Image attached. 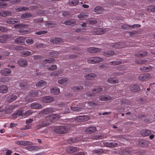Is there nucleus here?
<instances>
[{
  "label": "nucleus",
  "instance_id": "47",
  "mask_svg": "<svg viewBox=\"0 0 155 155\" xmlns=\"http://www.w3.org/2000/svg\"><path fill=\"white\" fill-rule=\"evenodd\" d=\"M97 21L95 19H91L89 21L88 23L90 24H94L97 23Z\"/></svg>",
  "mask_w": 155,
  "mask_h": 155
},
{
  "label": "nucleus",
  "instance_id": "59",
  "mask_svg": "<svg viewBox=\"0 0 155 155\" xmlns=\"http://www.w3.org/2000/svg\"><path fill=\"white\" fill-rule=\"evenodd\" d=\"M33 121V120L32 119H29L27 120L26 121V123L27 124L29 125Z\"/></svg>",
  "mask_w": 155,
  "mask_h": 155
},
{
  "label": "nucleus",
  "instance_id": "54",
  "mask_svg": "<svg viewBox=\"0 0 155 155\" xmlns=\"http://www.w3.org/2000/svg\"><path fill=\"white\" fill-rule=\"evenodd\" d=\"M147 61V60L146 59L139 60L138 63L140 64H143L146 63Z\"/></svg>",
  "mask_w": 155,
  "mask_h": 155
},
{
  "label": "nucleus",
  "instance_id": "63",
  "mask_svg": "<svg viewBox=\"0 0 155 155\" xmlns=\"http://www.w3.org/2000/svg\"><path fill=\"white\" fill-rule=\"evenodd\" d=\"M116 4L115 3H113L111 2H110L108 4H107V5L109 7H110V6H112V5H115Z\"/></svg>",
  "mask_w": 155,
  "mask_h": 155
},
{
  "label": "nucleus",
  "instance_id": "39",
  "mask_svg": "<svg viewBox=\"0 0 155 155\" xmlns=\"http://www.w3.org/2000/svg\"><path fill=\"white\" fill-rule=\"evenodd\" d=\"M1 13V15L3 16L9 15L11 14L10 12L8 11H2Z\"/></svg>",
  "mask_w": 155,
  "mask_h": 155
},
{
  "label": "nucleus",
  "instance_id": "18",
  "mask_svg": "<svg viewBox=\"0 0 155 155\" xmlns=\"http://www.w3.org/2000/svg\"><path fill=\"white\" fill-rule=\"evenodd\" d=\"M59 115L57 114H52L49 115V118L51 121L57 120L59 119Z\"/></svg>",
  "mask_w": 155,
  "mask_h": 155
},
{
  "label": "nucleus",
  "instance_id": "48",
  "mask_svg": "<svg viewBox=\"0 0 155 155\" xmlns=\"http://www.w3.org/2000/svg\"><path fill=\"white\" fill-rule=\"evenodd\" d=\"M15 28H19L21 27H25V25L24 24L16 25L14 26Z\"/></svg>",
  "mask_w": 155,
  "mask_h": 155
},
{
  "label": "nucleus",
  "instance_id": "56",
  "mask_svg": "<svg viewBox=\"0 0 155 155\" xmlns=\"http://www.w3.org/2000/svg\"><path fill=\"white\" fill-rule=\"evenodd\" d=\"M109 145H107L109 147H112L113 146H115L117 145V143H109Z\"/></svg>",
  "mask_w": 155,
  "mask_h": 155
},
{
  "label": "nucleus",
  "instance_id": "22",
  "mask_svg": "<svg viewBox=\"0 0 155 155\" xmlns=\"http://www.w3.org/2000/svg\"><path fill=\"white\" fill-rule=\"evenodd\" d=\"M78 18L81 20L86 19L88 17L87 13H83L78 15Z\"/></svg>",
  "mask_w": 155,
  "mask_h": 155
},
{
  "label": "nucleus",
  "instance_id": "42",
  "mask_svg": "<svg viewBox=\"0 0 155 155\" xmlns=\"http://www.w3.org/2000/svg\"><path fill=\"white\" fill-rule=\"evenodd\" d=\"M30 16L31 15L29 13H26L22 15L21 16V18L24 19L27 18H29Z\"/></svg>",
  "mask_w": 155,
  "mask_h": 155
},
{
  "label": "nucleus",
  "instance_id": "1",
  "mask_svg": "<svg viewBox=\"0 0 155 155\" xmlns=\"http://www.w3.org/2000/svg\"><path fill=\"white\" fill-rule=\"evenodd\" d=\"M102 91V88L100 87H97L95 89H94L92 91V94H84V97L86 98L89 99L90 97L94 95V93H98Z\"/></svg>",
  "mask_w": 155,
  "mask_h": 155
},
{
  "label": "nucleus",
  "instance_id": "23",
  "mask_svg": "<svg viewBox=\"0 0 155 155\" xmlns=\"http://www.w3.org/2000/svg\"><path fill=\"white\" fill-rule=\"evenodd\" d=\"M115 54V52L113 51H109L104 52L103 55L104 56L109 57Z\"/></svg>",
  "mask_w": 155,
  "mask_h": 155
},
{
  "label": "nucleus",
  "instance_id": "25",
  "mask_svg": "<svg viewBox=\"0 0 155 155\" xmlns=\"http://www.w3.org/2000/svg\"><path fill=\"white\" fill-rule=\"evenodd\" d=\"M96 76L95 74H90L86 75L84 76L85 78L87 79H92L94 78Z\"/></svg>",
  "mask_w": 155,
  "mask_h": 155
},
{
  "label": "nucleus",
  "instance_id": "20",
  "mask_svg": "<svg viewBox=\"0 0 155 155\" xmlns=\"http://www.w3.org/2000/svg\"><path fill=\"white\" fill-rule=\"evenodd\" d=\"M17 98V96L14 94H12L9 96L7 99L8 102H11L16 100Z\"/></svg>",
  "mask_w": 155,
  "mask_h": 155
},
{
  "label": "nucleus",
  "instance_id": "60",
  "mask_svg": "<svg viewBox=\"0 0 155 155\" xmlns=\"http://www.w3.org/2000/svg\"><path fill=\"white\" fill-rule=\"evenodd\" d=\"M5 6L6 4L5 2L0 3V7L3 8Z\"/></svg>",
  "mask_w": 155,
  "mask_h": 155
},
{
  "label": "nucleus",
  "instance_id": "31",
  "mask_svg": "<svg viewBox=\"0 0 155 155\" xmlns=\"http://www.w3.org/2000/svg\"><path fill=\"white\" fill-rule=\"evenodd\" d=\"M152 68L150 66L148 67H144L142 68H140V69L143 71H144L147 72L150 71L152 69Z\"/></svg>",
  "mask_w": 155,
  "mask_h": 155
},
{
  "label": "nucleus",
  "instance_id": "7",
  "mask_svg": "<svg viewBox=\"0 0 155 155\" xmlns=\"http://www.w3.org/2000/svg\"><path fill=\"white\" fill-rule=\"evenodd\" d=\"M107 30L105 29H102L100 28H98L94 30L95 34L96 35H101L107 31Z\"/></svg>",
  "mask_w": 155,
  "mask_h": 155
},
{
  "label": "nucleus",
  "instance_id": "41",
  "mask_svg": "<svg viewBox=\"0 0 155 155\" xmlns=\"http://www.w3.org/2000/svg\"><path fill=\"white\" fill-rule=\"evenodd\" d=\"M54 61V60L52 58H50L48 59H46L44 60V61L46 63H51L52 62Z\"/></svg>",
  "mask_w": 155,
  "mask_h": 155
},
{
  "label": "nucleus",
  "instance_id": "33",
  "mask_svg": "<svg viewBox=\"0 0 155 155\" xmlns=\"http://www.w3.org/2000/svg\"><path fill=\"white\" fill-rule=\"evenodd\" d=\"M17 12H19L22 11H26L29 9L28 8L24 7H23L16 8H15Z\"/></svg>",
  "mask_w": 155,
  "mask_h": 155
},
{
  "label": "nucleus",
  "instance_id": "11",
  "mask_svg": "<svg viewBox=\"0 0 155 155\" xmlns=\"http://www.w3.org/2000/svg\"><path fill=\"white\" fill-rule=\"evenodd\" d=\"M54 98L52 97L47 96L43 98L42 101L45 103L51 102L53 101Z\"/></svg>",
  "mask_w": 155,
  "mask_h": 155
},
{
  "label": "nucleus",
  "instance_id": "37",
  "mask_svg": "<svg viewBox=\"0 0 155 155\" xmlns=\"http://www.w3.org/2000/svg\"><path fill=\"white\" fill-rule=\"evenodd\" d=\"M16 87L18 89H23L25 87L24 84L18 83L16 84Z\"/></svg>",
  "mask_w": 155,
  "mask_h": 155
},
{
  "label": "nucleus",
  "instance_id": "2",
  "mask_svg": "<svg viewBox=\"0 0 155 155\" xmlns=\"http://www.w3.org/2000/svg\"><path fill=\"white\" fill-rule=\"evenodd\" d=\"M103 60V59L102 58L95 57L89 58L87 61L89 63L94 64L98 63Z\"/></svg>",
  "mask_w": 155,
  "mask_h": 155
},
{
  "label": "nucleus",
  "instance_id": "51",
  "mask_svg": "<svg viewBox=\"0 0 155 155\" xmlns=\"http://www.w3.org/2000/svg\"><path fill=\"white\" fill-rule=\"evenodd\" d=\"M47 33V31H39L35 32V34L38 35H41L43 34H45Z\"/></svg>",
  "mask_w": 155,
  "mask_h": 155
},
{
  "label": "nucleus",
  "instance_id": "30",
  "mask_svg": "<svg viewBox=\"0 0 155 155\" xmlns=\"http://www.w3.org/2000/svg\"><path fill=\"white\" fill-rule=\"evenodd\" d=\"M23 112L21 110H19L17 112H15L13 114V117L15 118H17L18 116H22Z\"/></svg>",
  "mask_w": 155,
  "mask_h": 155
},
{
  "label": "nucleus",
  "instance_id": "14",
  "mask_svg": "<svg viewBox=\"0 0 155 155\" xmlns=\"http://www.w3.org/2000/svg\"><path fill=\"white\" fill-rule=\"evenodd\" d=\"M78 149L76 147H68L66 150V151L68 153H71L78 150Z\"/></svg>",
  "mask_w": 155,
  "mask_h": 155
},
{
  "label": "nucleus",
  "instance_id": "21",
  "mask_svg": "<svg viewBox=\"0 0 155 155\" xmlns=\"http://www.w3.org/2000/svg\"><path fill=\"white\" fill-rule=\"evenodd\" d=\"M68 79L66 78H62L59 80L58 82L60 84H62L63 85H65L68 83Z\"/></svg>",
  "mask_w": 155,
  "mask_h": 155
},
{
  "label": "nucleus",
  "instance_id": "29",
  "mask_svg": "<svg viewBox=\"0 0 155 155\" xmlns=\"http://www.w3.org/2000/svg\"><path fill=\"white\" fill-rule=\"evenodd\" d=\"M47 68L48 70L51 71L56 69L57 68V67L56 65L53 64L48 66Z\"/></svg>",
  "mask_w": 155,
  "mask_h": 155
},
{
  "label": "nucleus",
  "instance_id": "53",
  "mask_svg": "<svg viewBox=\"0 0 155 155\" xmlns=\"http://www.w3.org/2000/svg\"><path fill=\"white\" fill-rule=\"evenodd\" d=\"M78 118L79 119L81 120H87L89 119L88 117H87L81 116L79 117Z\"/></svg>",
  "mask_w": 155,
  "mask_h": 155
},
{
  "label": "nucleus",
  "instance_id": "28",
  "mask_svg": "<svg viewBox=\"0 0 155 155\" xmlns=\"http://www.w3.org/2000/svg\"><path fill=\"white\" fill-rule=\"evenodd\" d=\"M50 75L53 77H57L61 76V74H60V71H54L53 72L50 74Z\"/></svg>",
  "mask_w": 155,
  "mask_h": 155
},
{
  "label": "nucleus",
  "instance_id": "26",
  "mask_svg": "<svg viewBox=\"0 0 155 155\" xmlns=\"http://www.w3.org/2000/svg\"><path fill=\"white\" fill-rule=\"evenodd\" d=\"M79 3L78 0H69V4L71 5H76Z\"/></svg>",
  "mask_w": 155,
  "mask_h": 155
},
{
  "label": "nucleus",
  "instance_id": "24",
  "mask_svg": "<svg viewBox=\"0 0 155 155\" xmlns=\"http://www.w3.org/2000/svg\"><path fill=\"white\" fill-rule=\"evenodd\" d=\"M8 90V87L6 86L2 85L0 87V92L1 93H5Z\"/></svg>",
  "mask_w": 155,
  "mask_h": 155
},
{
  "label": "nucleus",
  "instance_id": "17",
  "mask_svg": "<svg viewBox=\"0 0 155 155\" xmlns=\"http://www.w3.org/2000/svg\"><path fill=\"white\" fill-rule=\"evenodd\" d=\"M13 109V107L12 106H8L6 107L4 110L6 114H8L12 112Z\"/></svg>",
  "mask_w": 155,
  "mask_h": 155
},
{
  "label": "nucleus",
  "instance_id": "16",
  "mask_svg": "<svg viewBox=\"0 0 155 155\" xmlns=\"http://www.w3.org/2000/svg\"><path fill=\"white\" fill-rule=\"evenodd\" d=\"M51 93L54 95L58 94L60 92L59 89L56 87L52 88L51 89Z\"/></svg>",
  "mask_w": 155,
  "mask_h": 155
},
{
  "label": "nucleus",
  "instance_id": "44",
  "mask_svg": "<svg viewBox=\"0 0 155 155\" xmlns=\"http://www.w3.org/2000/svg\"><path fill=\"white\" fill-rule=\"evenodd\" d=\"M107 81L109 83L114 84L116 82L117 80L113 78H110L107 80Z\"/></svg>",
  "mask_w": 155,
  "mask_h": 155
},
{
  "label": "nucleus",
  "instance_id": "4",
  "mask_svg": "<svg viewBox=\"0 0 155 155\" xmlns=\"http://www.w3.org/2000/svg\"><path fill=\"white\" fill-rule=\"evenodd\" d=\"M152 78L151 76L148 74H141L138 77L139 79L142 81H145L149 80Z\"/></svg>",
  "mask_w": 155,
  "mask_h": 155
},
{
  "label": "nucleus",
  "instance_id": "10",
  "mask_svg": "<svg viewBox=\"0 0 155 155\" xmlns=\"http://www.w3.org/2000/svg\"><path fill=\"white\" fill-rule=\"evenodd\" d=\"M104 10V8L101 6H97L94 9V11L96 14H101Z\"/></svg>",
  "mask_w": 155,
  "mask_h": 155
},
{
  "label": "nucleus",
  "instance_id": "45",
  "mask_svg": "<svg viewBox=\"0 0 155 155\" xmlns=\"http://www.w3.org/2000/svg\"><path fill=\"white\" fill-rule=\"evenodd\" d=\"M151 134L150 131L149 130H145L144 131V134L143 135L145 136H147Z\"/></svg>",
  "mask_w": 155,
  "mask_h": 155
},
{
  "label": "nucleus",
  "instance_id": "6",
  "mask_svg": "<svg viewBox=\"0 0 155 155\" xmlns=\"http://www.w3.org/2000/svg\"><path fill=\"white\" fill-rule=\"evenodd\" d=\"M141 26L140 24H135L132 25V26H130L128 25H122L121 27V28L124 30H127L130 27L132 28H139Z\"/></svg>",
  "mask_w": 155,
  "mask_h": 155
},
{
  "label": "nucleus",
  "instance_id": "35",
  "mask_svg": "<svg viewBox=\"0 0 155 155\" xmlns=\"http://www.w3.org/2000/svg\"><path fill=\"white\" fill-rule=\"evenodd\" d=\"M16 143L18 145H25L30 144V143L28 142L25 141V142H23L21 141H17L16 142Z\"/></svg>",
  "mask_w": 155,
  "mask_h": 155
},
{
  "label": "nucleus",
  "instance_id": "19",
  "mask_svg": "<svg viewBox=\"0 0 155 155\" xmlns=\"http://www.w3.org/2000/svg\"><path fill=\"white\" fill-rule=\"evenodd\" d=\"M111 99V97L107 95H102L99 97V100L102 101H106Z\"/></svg>",
  "mask_w": 155,
  "mask_h": 155
},
{
  "label": "nucleus",
  "instance_id": "61",
  "mask_svg": "<svg viewBox=\"0 0 155 155\" xmlns=\"http://www.w3.org/2000/svg\"><path fill=\"white\" fill-rule=\"evenodd\" d=\"M7 30L5 28L3 27H0V31L4 32L7 31Z\"/></svg>",
  "mask_w": 155,
  "mask_h": 155
},
{
  "label": "nucleus",
  "instance_id": "40",
  "mask_svg": "<svg viewBox=\"0 0 155 155\" xmlns=\"http://www.w3.org/2000/svg\"><path fill=\"white\" fill-rule=\"evenodd\" d=\"M29 95L32 97H36L38 95V92L35 91H32L31 93H29Z\"/></svg>",
  "mask_w": 155,
  "mask_h": 155
},
{
  "label": "nucleus",
  "instance_id": "8",
  "mask_svg": "<svg viewBox=\"0 0 155 155\" xmlns=\"http://www.w3.org/2000/svg\"><path fill=\"white\" fill-rule=\"evenodd\" d=\"M46 85V83L44 81L41 80L38 82L36 85L38 88H41V89L44 88Z\"/></svg>",
  "mask_w": 155,
  "mask_h": 155
},
{
  "label": "nucleus",
  "instance_id": "3",
  "mask_svg": "<svg viewBox=\"0 0 155 155\" xmlns=\"http://www.w3.org/2000/svg\"><path fill=\"white\" fill-rule=\"evenodd\" d=\"M68 130L66 127L63 126H60L56 127L54 129V131L59 134H64Z\"/></svg>",
  "mask_w": 155,
  "mask_h": 155
},
{
  "label": "nucleus",
  "instance_id": "9",
  "mask_svg": "<svg viewBox=\"0 0 155 155\" xmlns=\"http://www.w3.org/2000/svg\"><path fill=\"white\" fill-rule=\"evenodd\" d=\"M130 90L131 91L133 92L137 91L140 90V87L137 84L132 85L130 86Z\"/></svg>",
  "mask_w": 155,
  "mask_h": 155
},
{
  "label": "nucleus",
  "instance_id": "49",
  "mask_svg": "<svg viewBox=\"0 0 155 155\" xmlns=\"http://www.w3.org/2000/svg\"><path fill=\"white\" fill-rule=\"evenodd\" d=\"M88 104L90 106L92 107H95L96 105H97V104L92 101L90 102Z\"/></svg>",
  "mask_w": 155,
  "mask_h": 155
},
{
  "label": "nucleus",
  "instance_id": "5",
  "mask_svg": "<svg viewBox=\"0 0 155 155\" xmlns=\"http://www.w3.org/2000/svg\"><path fill=\"white\" fill-rule=\"evenodd\" d=\"M0 73L2 75L8 76L11 74V71L8 68H5L1 70Z\"/></svg>",
  "mask_w": 155,
  "mask_h": 155
},
{
  "label": "nucleus",
  "instance_id": "52",
  "mask_svg": "<svg viewBox=\"0 0 155 155\" xmlns=\"http://www.w3.org/2000/svg\"><path fill=\"white\" fill-rule=\"evenodd\" d=\"M31 54V53L28 51H24L23 52V54L24 56H26L29 55Z\"/></svg>",
  "mask_w": 155,
  "mask_h": 155
},
{
  "label": "nucleus",
  "instance_id": "58",
  "mask_svg": "<svg viewBox=\"0 0 155 155\" xmlns=\"http://www.w3.org/2000/svg\"><path fill=\"white\" fill-rule=\"evenodd\" d=\"M12 153V151L9 150H8L6 151V155H11Z\"/></svg>",
  "mask_w": 155,
  "mask_h": 155
},
{
  "label": "nucleus",
  "instance_id": "38",
  "mask_svg": "<svg viewBox=\"0 0 155 155\" xmlns=\"http://www.w3.org/2000/svg\"><path fill=\"white\" fill-rule=\"evenodd\" d=\"M121 63V61H116L109 62V64L110 65H116L120 64Z\"/></svg>",
  "mask_w": 155,
  "mask_h": 155
},
{
  "label": "nucleus",
  "instance_id": "64",
  "mask_svg": "<svg viewBox=\"0 0 155 155\" xmlns=\"http://www.w3.org/2000/svg\"><path fill=\"white\" fill-rule=\"evenodd\" d=\"M83 31H82V29L81 28H78L75 31L76 32H83Z\"/></svg>",
  "mask_w": 155,
  "mask_h": 155
},
{
  "label": "nucleus",
  "instance_id": "55",
  "mask_svg": "<svg viewBox=\"0 0 155 155\" xmlns=\"http://www.w3.org/2000/svg\"><path fill=\"white\" fill-rule=\"evenodd\" d=\"M33 39H27L26 41V43L28 45H30L33 43Z\"/></svg>",
  "mask_w": 155,
  "mask_h": 155
},
{
  "label": "nucleus",
  "instance_id": "12",
  "mask_svg": "<svg viewBox=\"0 0 155 155\" xmlns=\"http://www.w3.org/2000/svg\"><path fill=\"white\" fill-rule=\"evenodd\" d=\"M31 107L32 109H40L42 107V106L39 104L34 103L31 104Z\"/></svg>",
  "mask_w": 155,
  "mask_h": 155
},
{
  "label": "nucleus",
  "instance_id": "43",
  "mask_svg": "<svg viewBox=\"0 0 155 155\" xmlns=\"http://www.w3.org/2000/svg\"><path fill=\"white\" fill-rule=\"evenodd\" d=\"M24 39H15V43L19 44H23L24 43Z\"/></svg>",
  "mask_w": 155,
  "mask_h": 155
},
{
  "label": "nucleus",
  "instance_id": "36",
  "mask_svg": "<svg viewBox=\"0 0 155 155\" xmlns=\"http://www.w3.org/2000/svg\"><path fill=\"white\" fill-rule=\"evenodd\" d=\"M147 10L149 12H155V6L152 5L148 6L147 8Z\"/></svg>",
  "mask_w": 155,
  "mask_h": 155
},
{
  "label": "nucleus",
  "instance_id": "32",
  "mask_svg": "<svg viewBox=\"0 0 155 155\" xmlns=\"http://www.w3.org/2000/svg\"><path fill=\"white\" fill-rule=\"evenodd\" d=\"M6 22L9 24H15V23L19 22V21H18L17 19L16 20H15V19H9L7 20Z\"/></svg>",
  "mask_w": 155,
  "mask_h": 155
},
{
  "label": "nucleus",
  "instance_id": "46",
  "mask_svg": "<svg viewBox=\"0 0 155 155\" xmlns=\"http://www.w3.org/2000/svg\"><path fill=\"white\" fill-rule=\"evenodd\" d=\"M72 110H73L79 112L81 110V109H84V107H82L81 108L77 107H73L71 108Z\"/></svg>",
  "mask_w": 155,
  "mask_h": 155
},
{
  "label": "nucleus",
  "instance_id": "13",
  "mask_svg": "<svg viewBox=\"0 0 155 155\" xmlns=\"http://www.w3.org/2000/svg\"><path fill=\"white\" fill-rule=\"evenodd\" d=\"M18 64L19 66L24 67L26 66L28 64L27 61L24 59L19 60L18 61Z\"/></svg>",
  "mask_w": 155,
  "mask_h": 155
},
{
  "label": "nucleus",
  "instance_id": "27",
  "mask_svg": "<svg viewBox=\"0 0 155 155\" xmlns=\"http://www.w3.org/2000/svg\"><path fill=\"white\" fill-rule=\"evenodd\" d=\"M64 24L68 25H73L75 24V21L73 20H69L65 21Z\"/></svg>",
  "mask_w": 155,
  "mask_h": 155
},
{
  "label": "nucleus",
  "instance_id": "50",
  "mask_svg": "<svg viewBox=\"0 0 155 155\" xmlns=\"http://www.w3.org/2000/svg\"><path fill=\"white\" fill-rule=\"evenodd\" d=\"M143 53H142V52H141V53H140V55H137V56H138L139 57H142V56H144L145 55H146L147 54V52L146 51H144L143 52Z\"/></svg>",
  "mask_w": 155,
  "mask_h": 155
},
{
  "label": "nucleus",
  "instance_id": "62",
  "mask_svg": "<svg viewBox=\"0 0 155 155\" xmlns=\"http://www.w3.org/2000/svg\"><path fill=\"white\" fill-rule=\"evenodd\" d=\"M51 110V109L50 108L46 109L45 110L44 113L45 114H47L48 112H49V111H50Z\"/></svg>",
  "mask_w": 155,
  "mask_h": 155
},
{
  "label": "nucleus",
  "instance_id": "57",
  "mask_svg": "<svg viewBox=\"0 0 155 155\" xmlns=\"http://www.w3.org/2000/svg\"><path fill=\"white\" fill-rule=\"evenodd\" d=\"M32 113V111L31 110H29L27 111L25 113V116H28L30 115H31Z\"/></svg>",
  "mask_w": 155,
  "mask_h": 155
},
{
  "label": "nucleus",
  "instance_id": "34",
  "mask_svg": "<svg viewBox=\"0 0 155 155\" xmlns=\"http://www.w3.org/2000/svg\"><path fill=\"white\" fill-rule=\"evenodd\" d=\"M96 130L95 127H91L87 128V131L90 133L95 132Z\"/></svg>",
  "mask_w": 155,
  "mask_h": 155
},
{
  "label": "nucleus",
  "instance_id": "15",
  "mask_svg": "<svg viewBox=\"0 0 155 155\" xmlns=\"http://www.w3.org/2000/svg\"><path fill=\"white\" fill-rule=\"evenodd\" d=\"M101 49L94 47H91L87 49V51L91 53H97L101 51Z\"/></svg>",
  "mask_w": 155,
  "mask_h": 155
}]
</instances>
